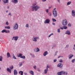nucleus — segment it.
I'll list each match as a JSON object with an SVG mask.
<instances>
[{"label":"nucleus","instance_id":"obj_40","mask_svg":"<svg viewBox=\"0 0 75 75\" xmlns=\"http://www.w3.org/2000/svg\"><path fill=\"white\" fill-rule=\"evenodd\" d=\"M49 16H51V13H48Z\"/></svg>","mask_w":75,"mask_h":75},{"label":"nucleus","instance_id":"obj_61","mask_svg":"<svg viewBox=\"0 0 75 75\" xmlns=\"http://www.w3.org/2000/svg\"><path fill=\"white\" fill-rule=\"evenodd\" d=\"M73 49H74V50H75V48H73Z\"/></svg>","mask_w":75,"mask_h":75},{"label":"nucleus","instance_id":"obj_42","mask_svg":"<svg viewBox=\"0 0 75 75\" xmlns=\"http://www.w3.org/2000/svg\"><path fill=\"white\" fill-rule=\"evenodd\" d=\"M56 61H57V59H54V62H56Z\"/></svg>","mask_w":75,"mask_h":75},{"label":"nucleus","instance_id":"obj_43","mask_svg":"<svg viewBox=\"0 0 75 75\" xmlns=\"http://www.w3.org/2000/svg\"><path fill=\"white\" fill-rule=\"evenodd\" d=\"M46 11L47 12V13H48V9H46Z\"/></svg>","mask_w":75,"mask_h":75},{"label":"nucleus","instance_id":"obj_25","mask_svg":"<svg viewBox=\"0 0 75 75\" xmlns=\"http://www.w3.org/2000/svg\"><path fill=\"white\" fill-rule=\"evenodd\" d=\"M5 28L6 29H10V27L9 26H5Z\"/></svg>","mask_w":75,"mask_h":75},{"label":"nucleus","instance_id":"obj_45","mask_svg":"<svg viewBox=\"0 0 75 75\" xmlns=\"http://www.w3.org/2000/svg\"><path fill=\"white\" fill-rule=\"evenodd\" d=\"M49 68V67H48V66H47V67H46V69H48V68Z\"/></svg>","mask_w":75,"mask_h":75},{"label":"nucleus","instance_id":"obj_9","mask_svg":"<svg viewBox=\"0 0 75 75\" xmlns=\"http://www.w3.org/2000/svg\"><path fill=\"white\" fill-rule=\"evenodd\" d=\"M65 34H68V35H70V34H71V32L69 30H67Z\"/></svg>","mask_w":75,"mask_h":75},{"label":"nucleus","instance_id":"obj_57","mask_svg":"<svg viewBox=\"0 0 75 75\" xmlns=\"http://www.w3.org/2000/svg\"><path fill=\"white\" fill-rule=\"evenodd\" d=\"M50 35H53V33H51Z\"/></svg>","mask_w":75,"mask_h":75},{"label":"nucleus","instance_id":"obj_47","mask_svg":"<svg viewBox=\"0 0 75 75\" xmlns=\"http://www.w3.org/2000/svg\"><path fill=\"white\" fill-rule=\"evenodd\" d=\"M36 4H37V3H36L35 4H33V6H35Z\"/></svg>","mask_w":75,"mask_h":75},{"label":"nucleus","instance_id":"obj_55","mask_svg":"<svg viewBox=\"0 0 75 75\" xmlns=\"http://www.w3.org/2000/svg\"><path fill=\"white\" fill-rule=\"evenodd\" d=\"M24 74H27V73H26V72H24Z\"/></svg>","mask_w":75,"mask_h":75},{"label":"nucleus","instance_id":"obj_12","mask_svg":"<svg viewBox=\"0 0 75 75\" xmlns=\"http://www.w3.org/2000/svg\"><path fill=\"white\" fill-rule=\"evenodd\" d=\"M2 1L4 3H7L8 0H2Z\"/></svg>","mask_w":75,"mask_h":75},{"label":"nucleus","instance_id":"obj_27","mask_svg":"<svg viewBox=\"0 0 75 75\" xmlns=\"http://www.w3.org/2000/svg\"><path fill=\"white\" fill-rule=\"evenodd\" d=\"M40 51V49H39V48H37L36 49V51H35V52H38V51Z\"/></svg>","mask_w":75,"mask_h":75},{"label":"nucleus","instance_id":"obj_49","mask_svg":"<svg viewBox=\"0 0 75 75\" xmlns=\"http://www.w3.org/2000/svg\"><path fill=\"white\" fill-rule=\"evenodd\" d=\"M53 25H55V24L54 23H52Z\"/></svg>","mask_w":75,"mask_h":75},{"label":"nucleus","instance_id":"obj_17","mask_svg":"<svg viewBox=\"0 0 75 75\" xmlns=\"http://www.w3.org/2000/svg\"><path fill=\"white\" fill-rule=\"evenodd\" d=\"M62 72H62V75H63H63H65H65H67V72H66L65 73V72L64 71H62Z\"/></svg>","mask_w":75,"mask_h":75},{"label":"nucleus","instance_id":"obj_21","mask_svg":"<svg viewBox=\"0 0 75 75\" xmlns=\"http://www.w3.org/2000/svg\"><path fill=\"white\" fill-rule=\"evenodd\" d=\"M18 0H14L13 2L15 4H16L17 3H18Z\"/></svg>","mask_w":75,"mask_h":75},{"label":"nucleus","instance_id":"obj_35","mask_svg":"<svg viewBox=\"0 0 75 75\" xmlns=\"http://www.w3.org/2000/svg\"><path fill=\"white\" fill-rule=\"evenodd\" d=\"M13 59H17V58H16V57H15V56H14H14L13 57Z\"/></svg>","mask_w":75,"mask_h":75},{"label":"nucleus","instance_id":"obj_46","mask_svg":"<svg viewBox=\"0 0 75 75\" xmlns=\"http://www.w3.org/2000/svg\"><path fill=\"white\" fill-rule=\"evenodd\" d=\"M36 40H38V39H39V38H38V37H36Z\"/></svg>","mask_w":75,"mask_h":75},{"label":"nucleus","instance_id":"obj_2","mask_svg":"<svg viewBox=\"0 0 75 75\" xmlns=\"http://www.w3.org/2000/svg\"><path fill=\"white\" fill-rule=\"evenodd\" d=\"M56 8H54V10L53 11V16H54V17H56L58 15L57 13V11H56Z\"/></svg>","mask_w":75,"mask_h":75},{"label":"nucleus","instance_id":"obj_14","mask_svg":"<svg viewBox=\"0 0 75 75\" xmlns=\"http://www.w3.org/2000/svg\"><path fill=\"white\" fill-rule=\"evenodd\" d=\"M21 56H23V54H17V57H20V58H21Z\"/></svg>","mask_w":75,"mask_h":75},{"label":"nucleus","instance_id":"obj_7","mask_svg":"<svg viewBox=\"0 0 75 75\" xmlns=\"http://www.w3.org/2000/svg\"><path fill=\"white\" fill-rule=\"evenodd\" d=\"M18 38V36H15V37H13V38L12 39V40H15V41H17V40Z\"/></svg>","mask_w":75,"mask_h":75},{"label":"nucleus","instance_id":"obj_59","mask_svg":"<svg viewBox=\"0 0 75 75\" xmlns=\"http://www.w3.org/2000/svg\"><path fill=\"white\" fill-rule=\"evenodd\" d=\"M7 8H9V7H8V6Z\"/></svg>","mask_w":75,"mask_h":75},{"label":"nucleus","instance_id":"obj_34","mask_svg":"<svg viewBox=\"0 0 75 75\" xmlns=\"http://www.w3.org/2000/svg\"><path fill=\"white\" fill-rule=\"evenodd\" d=\"M75 59H73L72 60V62H73V63H74V62H75Z\"/></svg>","mask_w":75,"mask_h":75},{"label":"nucleus","instance_id":"obj_18","mask_svg":"<svg viewBox=\"0 0 75 75\" xmlns=\"http://www.w3.org/2000/svg\"><path fill=\"white\" fill-rule=\"evenodd\" d=\"M7 56L8 58H9V57H11V56H10V53H9V52L7 53Z\"/></svg>","mask_w":75,"mask_h":75},{"label":"nucleus","instance_id":"obj_15","mask_svg":"<svg viewBox=\"0 0 75 75\" xmlns=\"http://www.w3.org/2000/svg\"><path fill=\"white\" fill-rule=\"evenodd\" d=\"M7 71L9 72H10V73H11V69H10L8 68H7Z\"/></svg>","mask_w":75,"mask_h":75},{"label":"nucleus","instance_id":"obj_50","mask_svg":"<svg viewBox=\"0 0 75 75\" xmlns=\"http://www.w3.org/2000/svg\"><path fill=\"white\" fill-rule=\"evenodd\" d=\"M42 0V1H46V0Z\"/></svg>","mask_w":75,"mask_h":75},{"label":"nucleus","instance_id":"obj_32","mask_svg":"<svg viewBox=\"0 0 75 75\" xmlns=\"http://www.w3.org/2000/svg\"><path fill=\"white\" fill-rule=\"evenodd\" d=\"M19 65L20 66H22V65H23V63L22 62H20L19 63Z\"/></svg>","mask_w":75,"mask_h":75},{"label":"nucleus","instance_id":"obj_63","mask_svg":"<svg viewBox=\"0 0 75 75\" xmlns=\"http://www.w3.org/2000/svg\"><path fill=\"white\" fill-rule=\"evenodd\" d=\"M74 47H75V44L74 45Z\"/></svg>","mask_w":75,"mask_h":75},{"label":"nucleus","instance_id":"obj_24","mask_svg":"<svg viewBox=\"0 0 75 75\" xmlns=\"http://www.w3.org/2000/svg\"><path fill=\"white\" fill-rule=\"evenodd\" d=\"M33 40L34 41H35V42H36L37 41V39H36V38H33Z\"/></svg>","mask_w":75,"mask_h":75},{"label":"nucleus","instance_id":"obj_10","mask_svg":"<svg viewBox=\"0 0 75 75\" xmlns=\"http://www.w3.org/2000/svg\"><path fill=\"white\" fill-rule=\"evenodd\" d=\"M14 75H17V71L16 69H15L14 71Z\"/></svg>","mask_w":75,"mask_h":75},{"label":"nucleus","instance_id":"obj_11","mask_svg":"<svg viewBox=\"0 0 75 75\" xmlns=\"http://www.w3.org/2000/svg\"><path fill=\"white\" fill-rule=\"evenodd\" d=\"M72 16L73 17H75V11L74 10H73L72 11Z\"/></svg>","mask_w":75,"mask_h":75},{"label":"nucleus","instance_id":"obj_39","mask_svg":"<svg viewBox=\"0 0 75 75\" xmlns=\"http://www.w3.org/2000/svg\"><path fill=\"white\" fill-rule=\"evenodd\" d=\"M68 25L69 27H71V24L69 23L68 24Z\"/></svg>","mask_w":75,"mask_h":75},{"label":"nucleus","instance_id":"obj_56","mask_svg":"<svg viewBox=\"0 0 75 75\" xmlns=\"http://www.w3.org/2000/svg\"><path fill=\"white\" fill-rule=\"evenodd\" d=\"M61 57V56H59V57H58V58H60V57Z\"/></svg>","mask_w":75,"mask_h":75},{"label":"nucleus","instance_id":"obj_26","mask_svg":"<svg viewBox=\"0 0 75 75\" xmlns=\"http://www.w3.org/2000/svg\"><path fill=\"white\" fill-rule=\"evenodd\" d=\"M21 58H23V59H25V57L24 56H21Z\"/></svg>","mask_w":75,"mask_h":75},{"label":"nucleus","instance_id":"obj_44","mask_svg":"<svg viewBox=\"0 0 75 75\" xmlns=\"http://www.w3.org/2000/svg\"><path fill=\"white\" fill-rule=\"evenodd\" d=\"M6 24L7 25H8V24H9L8 23V22H6Z\"/></svg>","mask_w":75,"mask_h":75},{"label":"nucleus","instance_id":"obj_3","mask_svg":"<svg viewBox=\"0 0 75 75\" xmlns=\"http://www.w3.org/2000/svg\"><path fill=\"white\" fill-rule=\"evenodd\" d=\"M62 24L64 26H66L68 24V21L67 20H63L62 21Z\"/></svg>","mask_w":75,"mask_h":75},{"label":"nucleus","instance_id":"obj_19","mask_svg":"<svg viewBox=\"0 0 75 75\" xmlns=\"http://www.w3.org/2000/svg\"><path fill=\"white\" fill-rule=\"evenodd\" d=\"M29 73L32 75H34V72H33V71H29Z\"/></svg>","mask_w":75,"mask_h":75},{"label":"nucleus","instance_id":"obj_52","mask_svg":"<svg viewBox=\"0 0 75 75\" xmlns=\"http://www.w3.org/2000/svg\"><path fill=\"white\" fill-rule=\"evenodd\" d=\"M69 47V45H67V46H66V47L67 48H68V47Z\"/></svg>","mask_w":75,"mask_h":75},{"label":"nucleus","instance_id":"obj_5","mask_svg":"<svg viewBox=\"0 0 75 75\" xmlns=\"http://www.w3.org/2000/svg\"><path fill=\"white\" fill-rule=\"evenodd\" d=\"M50 22V19H47L45 21L44 23H45V24H49Z\"/></svg>","mask_w":75,"mask_h":75},{"label":"nucleus","instance_id":"obj_29","mask_svg":"<svg viewBox=\"0 0 75 75\" xmlns=\"http://www.w3.org/2000/svg\"><path fill=\"white\" fill-rule=\"evenodd\" d=\"M52 21L53 22H55V21H57V20L56 19H54V18H52Z\"/></svg>","mask_w":75,"mask_h":75},{"label":"nucleus","instance_id":"obj_4","mask_svg":"<svg viewBox=\"0 0 75 75\" xmlns=\"http://www.w3.org/2000/svg\"><path fill=\"white\" fill-rule=\"evenodd\" d=\"M13 28L15 29V30H17V29H18V26L17 23H16V24L14 25V26L13 27Z\"/></svg>","mask_w":75,"mask_h":75},{"label":"nucleus","instance_id":"obj_22","mask_svg":"<svg viewBox=\"0 0 75 75\" xmlns=\"http://www.w3.org/2000/svg\"><path fill=\"white\" fill-rule=\"evenodd\" d=\"M73 55L72 54H70V55H69V59H70L71 58H72V57H73Z\"/></svg>","mask_w":75,"mask_h":75},{"label":"nucleus","instance_id":"obj_54","mask_svg":"<svg viewBox=\"0 0 75 75\" xmlns=\"http://www.w3.org/2000/svg\"><path fill=\"white\" fill-rule=\"evenodd\" d=\"M8 15H9L10 16V15H11V13H9Z\"/></svg>","mask_w":75,"mask_h":75},{"label":"nucleus","instance_id":"obj_31","mask_svg":"<svg viewBox=\"0 0 75 75\" xmlns=\"http://www.w3.org/2000/svg\"><path fill=\"white\" fill-rule=\"evenodd\" d=\"M63 27L64 29H67V26H63Z\"/></svg>","mask_w":75,"mask_h":75},{"label":"nucleus","instance_id":"obj_38","mask_svg":"<svg viewBox=\"0 0 75 75\" xmlns=\"http://www.w3.org/2000/svg\"><path fill=\"white\" fill-rule=\"evenodd\" d=\"M33 68L34 69H36L37 67H36V66H34Z\"/></svg>","mask_w":75,"mask_h":75},{"label":"nucleus","instance_id":"obj_51","mask_svg":"<svg viewBox=\"0 0 75 75\" xmlns=\"http://www.w3.org/2000/svg\"><path fill=\"white\" fill-rule=\"evenodd\" d=\"M60 28L62 29V30H63L64 29V28Z\"/></svg>","mask_w":75,"mask_h":75},{"label":"nucleus","instance_id":"obj_48","mask_svg":"<svg viewBox=\"0 0 75 75\" xmlns=\"http://www.w3.org/2000/svg\"><path fill=\"white\" fill-rule=\"evenodd\" d=\"M57 1L58 2V3H60V0H57Z\"/></svg>","mask_w":75,"mask_h":75},{"label":"nucleus","instance_id":"obj_23","mask_svg":"<svg viewBox=\"0 0 75 75\" xmlns=\"http://www.w3.org/2000/svg\"><path fill=\"white\" fill-rule=\"evenodd\" d=\"M48 70V69H46L45 70V71H44V73L46 74H47V71Z\"/></svg>","mask_w":75,"mask_h":75},{"label":"nucleus","instance_id":"obj_37","mask_svg":"<svg viewBox=\"0 0 75 75\" xmlns=\"http://www.w3.org/2000/svg\"><path fill=\"white\" fill-rule=\"evenodd\" d=\"M59 62H63V61H62V60L60 59V60L59 61Z\"/></svg>","mask_w":75,"mask_h":75},{"label":"nucleus","instance_id":"obj_13","mask_svg":"<svg viewBox=\"0 0 75 75\" xmlns=\"http://www.w3.org/2000/svg\"><path fill=\"white\" fill-rule=\"evenodd\" d=\"M62 72L63 71H61L57 73V74L58 75H62Z\"/></svg>","mask_w":75,"mask_h":75},{"label":"nucleus","instance_id":"obj_41","mask_svg":"<svg viewBox=\"0 0 75 75\" xmlns=\"http://www.w3.org/2000/svg\"><path fill=\"white\" fill-rule=\"evenodd\" d=\"M26 27H28V24H27L26 25Z\"/></svg>","mask_w":75,"mask_h":75},{"label":"nucleus","instance_id":"obj_33","mask_svg":"<svg viewBox=\"0 0 75 75\" xmlns=\"http://www.w3.org/2000/svg\"><path fill=\"white\" fill-rule=\"evenodd\" d=\"M10 69H13V66H11L10 67Z\"/></svg>","mask_w":75,"mask_h":75},{"label":"nucleus","instance_id":"obj_30","mask_svg":"<svg viewBox=\"0 0 75 75\" xmlns=\"http://www.w3.org/2000/svg\"><path fill=\"white\" fill-rule=\"evenodd\" d=\"M71 1L67 3V5H69V4H71Z\"/></svg>","mask_w":75,"mask_h":75},{"label":"nucleus","instance_id":"obj_58","mask_svg":"<svg viewBox=\"0 0 75 75\" xmlns=\"http://www.w3.org/2000/svg\"><path fill=\"white\" fill-rule=\"evenodd\" d=\"M51 35H49V37H51Z\"/></svg>","mask_w":75,"mask_h":75},{"label":"nucleus","instance_id":"obj_28","mask_svg":"<svg viewBox=\"0 0 75 75\" xmlns=\"http://www.w3.org/2000/svg\"><path fill=\"white\" fill-rule=\"evenodd\" d=\"M2 59H3V57L0 56V61H2Z\"/></svg>","mask_w":75,"mask_h":75},{"label":"nucleus","instance_id":"obj_62","mask_svg":"<svg viewBox=\"0 0 75 75\" xmlns=\"http://www.w3.org/2000/svg\"><path fill=\"white\" fill-rule=\"evenodd\" d=\"M6 12H8V11H6Z\"/></svg>","mask_w":75,"mask_h":75},{"label":"nucleus","instance_id":"obj_16","mask_svg":"<svg viewBox=\"0 0 75 75\" xmlns=\"http://www.w3.org/2000/svg\"><path fill=\"white\" fill-rule=\"evenodd\" d=\"M48 54V52H45L44 53H43V55L44 56H46Z\"/></svg>","mask_w":75,"mask_h":75},{"label":"nucleus","instance_id":"obj_8","mask_svg":"<svg viewBox=\"0 0 75 75\" xmlns=\"http://www.w3.org/2000/svg\"><path fill=\"white\" fill-rule=\"evenodd\" d=\"M63 65H62V64L59 63L58 64L57 67H59V68H62Z\"/></svg>","mask_w":75,"mask_h":75},{"label":"nucleus","instance_id":"obj_36","mask_svg":"<svg viewBox=\"0 0 75 75\" xmlns=\"http://www.w3.org/2000/svg\"><path fill=\"white\" fill-rule=\"evenodd\" d=\"M57 32L59 33L60 32V29H58L57 30Z\"/></svg>","mask_w":75,"mask_h":75},{"label":"nucleus","instance_id":"obj_60","mask_svg":"<svg viewBox=\"0 0 75 75\" xmlns=\"http://www.w3.org/2000/svg\"><path fill=\"white\" fill-rule=\"evenodd\" d=\"M49 8H51V7H49Z\"/></svg>","mask_w":75,"mask_h":75},{"label":"nucleus","instance_id":"obj_53","mask_svg":"<svg viewBox=\"0 0 75 75\" xmlns=\"http://www.w3.org/2000/svg\"><path fill=\"white\" fill-rule=\"evenodd\" d=\"M35 57L34 55H32V57Z\"/></svg>","mask_w":75,"mask_h":75},{"label":"nucleus","instance_id":"obj_1","mask_svg":"<svg viewBox=\"0 0 75 75\" xmlns=\"http://www.w3.org/2000/svg\"><path fill=\"white\" fill-rule=\"evenodd\" d=\"M40 8V6L38 5H37L36 6H33V7L32 11H34V9L35 11H36L37 10H38V9Z\"/></svg>","mask_w":75,"mask_h":75},{"label":"nucleus","instance_id":"obj_20","mask_svg":"<svg viewBox=\"0 0 75 75\" xmlns=\"http://www.w3.org/2000/svg\"><path fill=\"white\" fill-rule=\"evenodd\" d=\"M19 74H20L21 75H23V72L22 71H20L19 72Z\"/></svg>","mask_w":75,"mask_h":75},{"label":"nucleus","instance_id":"obj_64","mask_svg":"<svg viewBox=\"0 0 75 75\" xmlns=\"http://www.w3.org/2000/svg\"><path fill=\"white\" fill-rule=\"evenodd\" d=\"M0 69H1V67H0Z\"/></svg>","mask_w":75,"mask_h":75},{"label":"nucleus","instance_id":"obj_6","mask_svg":"<svg viewBox=\"0 0 75 75\" xmlns=\"http://www.w3.org/2000/svg\"><path fill=\"white\" fill-rule=\"evenodd\" d=\"M4 32L6 33H10V30H8L7 31V30H6V29H4L1 31V32L2 33H4Z\"/></svg>","mask_w":75,"mask_h":75}]
</instances>
